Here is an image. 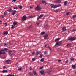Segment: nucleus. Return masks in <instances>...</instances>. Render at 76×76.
Here are the masks:
<instances>
[{
	"mask_svg": "<svg viewBox=\"0 0 76 76\" xmlns=\"http://www.w3.org/2000/svg\"><path fill=\"white\" fill-rule=\"evenodd\" d=\"M59 6H61V5L58 4V5H54L53 4H52L51 5V8H56V7H59Z\"/></svg>",
	"mask_w": 76,
	"mask_h": 76,
	"instance_id": "obj_1",
	"label": "nucleus"
},
{
	"mask_svg": "<svg viewBox=\"0 0 76 76\" xmlns=\"http://www.w3.org/2000/svg\"><path fill=\"white\" fill-rule=\"evenodd\" d=\"M76 39V38L74 37H70L68 39V41H74Z\"/></svg>",
	"mask_w": 76,
	"mask_h": 76,
	"instance_id": "obj_2",
	"label": "nucleus"
},
{
	"mask_svg": "<svg viewBox=\"0 0 76 76\" xmlns=\"http://www.w3.org/2000/svg\"><path fill=\"white\" fill-rule=\"evenodd\" d=\"M35 9L36 10H41V8L39 7V5H37Z\"/></svg>",
	"mask_w": 76,
	"mask_h": 76,
	"instance_id": "obj_3",
	"label": "nucleus"
},
{
	"mask_svg": "<svg viewBox=\"0 0 76 76\" xmlns=\"http://www.w3.org/2000/svg\"><path fill=\"white\" fill-rule=\"evenodd\" d=\"M27 19V17L26 15H24L22 18V20L23 21H24L26 20Z\"/></svg>",
	"mask_w": 76,
	"mask_h": 76,
	"instance_id": "obj_4",
	"label": "nucleus"
},
{
	"mask_svg": "<svg viewBox=\"0 0 76 76\" xmlns=\"http://www.w3.org/2000/svg\"><path fill=\"white\" fill-rule=\"evenodd\" d=\"M61 41L58 42L56 43V45H61Z\"/></svg>",
	"mask_w": 76,
	"mask_h": 76,
	"instance_id": "obj_5",
	"label": "nucleus"
},
{
	"mask_svg": "<svg viewBox=\"0 0 76 76\" xmlns=\"http://www.w3.org/2000/svg\"><path fill=\"white\" fill-rule=\"evenodd\" d=\"M1 54H6V53L5 52V51H4V49L1 51Z\"/></svg>",
	"mask_w": 76,
	"mask_h": 76,
	"instance_id": "obj_6",
	"label": "nucleus"
},
{
	"mask_svg": "<svg viewBox=\"0 0 76 76\" xmlns=\"http://www.w3.org/2000/svg\"><path fill=\"white\" fill-rule=\"evenodd\" d=\"M48 37V34H46L44 36V39H47V38Z\"/></svg>",
	"mask_w": 76,
	"mask_h": 76,
	"instance_id": "obj_7",
	"label": "nucleus"
},
{
	"mask_svg": "<svg viewBox=\"0 0 76 76\" xmlns=\"http://www.w3.org/2000/svg\"><path fill=\"white\" fill-rule=\"evenodd\" d=\"M8 34V31H4L2 33L3 35H7Z\"/></svg>",
	"mask_w": 76,
	"mask_h": 76,
	"instance_id": "obj_8",
	"label": "nucleus"
},
{
	"mask_svg": "<svg viewBox=\"0 0 76 76\" xmlns=\"http://www.w3.org/2000/svg\"><path fill=\"white\" fill-rule=\"evenodd\" d=\"M16 10H13L12 11V15H14V14H15V13H16Z\"/></svg>",
	"mask_w": 76,
	"mask_h": 76,
	"instance_id": "obj_9",
	"label": "nucleus"
},
{
	"mask_svg": "<svg viewBox=\"0 0 76 76\" xmlns=\"http://www.w3.org/2000/svg\"><path fill=\"white\" fill-rule=\"evenodd\" d=\"M8 54L10 55V56H12V51L11 50H9L8 51Z\"/></svg>",
	"mask_w": 76,
	"mask_h": 76,
	"instance_id": "obj_10",
	"label": "nucleus"
},
{
	"mask_svg": "<svg viewBox=\"0 0 76 76\" xmlns=\"http://www.w3.org/2000/svg\"><path fill=\"white\" fill-rule=\"evenodd\" d=\"M41 75H44V71L43 70H41L40 71Z\"/></svg>",
	"mask_w": 76,
	"mask_h": 76,
	"instance_id": "obj_11",
	"label": "nucleus"
},
{
	"mask_svg": "<svg viewBox=\"0 0 76 76\" xmlns=\"http://www.w3.org/2000/svg\"><path fill=\"white\" fill-rule=\"evenodd\" d=\"M10 61L9 60H7L6 61V62L7 64H9V63H10Z\"/></svg>",
	"mask_w": 76,
	"mask_h": 76,
	"instance_id": "obj_12",
	"label": "nucleus"
},
{
	"mask_svg": "<svg viewBox=\"0 0 76 76\" xmlns=\"http://www.w3.org/2000/svg\"><path fill=\"white\" fill-rule=\"evenodd\" d=\"M71 45V43L68 44L67 45H66V46L68 48H69V47H70Z\"/></svg>",
	"mask_w": 76,
	"mask_h": 76,
	"instance_id": "obj_13",
	"label": "nucleus"
},
{
	"mask_svg": "<svg viewBox=\"0 0 76 76\" xmlns=\"http://www.w3.org/2000/svg\"><path fill=\"white\" fill-rule=\"evenodd\" d=\"M66 27H64L62 28V31H63V32H64V31H66Z\"/></svg>",
	"mask_w": 76,
	"mask_h": 76,
	"instance_id": "obj_14",
	"label": "nucleus"
},
{
	"mask_svg": "<svg viewBox=\"0 0 76 76\" xmlns=\"http://www.w3.org/2000/svg\"><path fill=\"white\" fill-rule=\"evenodd\" d=\"M8 12H9V13H10L12 11V10L11 8L9 10H7Z\"/></svg>",
	"mask_w": 76,
	"mask_h": 76,
	"instance_id": "obj_15",
	"label": "nucleus"
},
{
	"mask_svg": "<svg viewBox=\"0 0 76 76\" xmlns=\"http://www.w3.org/2000/svg\"><path fill=\"white\" fill-rule=\"evenodd\" d=\"M7 71L6 70H4L2 71V73H7Z\"/></svg>",
	"mask_w": 76,
	"mask_h": 76,
	"instance_id": "obj_16",
	"label": "nucleus"
},
{
	"mask_svg": "<svg viewBox=\"0 0 76 76\" xmlns=\"http://www.w3.org/2000/svg\"><path fill=\"white\" fill-rule=\"evenodd\" d=\"M37 55H38V54H41V52H37L36 53Z\"/></svg>",
	"mask_w": 76,
	"mask_h": 76,
	"instance_id": "obj_17",
	"label": "nucleus"
},
{
	"mask_svg": "<svg viewBox=\"0 0 76 76\" xmlns=\"http://www.w3.org/2000/svg\"><path fill=\"white\" fill-rule=\"evenodd\" d=\"M56 3H61V0H57L56 1Z\"/></svg>",
	"mask_w": 76,
	"mask_h": 76,
	"instance_id": "obj_18",
	"label": "nucleus"
},
{
	"mask_svg": "<svg viewBox=\"0 0 76 76\" xmlns=\"http://www.w3.org/2000/svg\"><path fill=\"white\" fill-rule=\"evenodd\" d=\"M42 2L43 3H45V4H47V3H46V1L45 0H43L42 1Z\"/></svg>",
	"mask_w": 76,
	"mask_h": 76,
	"instance_id": "obj_19",
	"label": "nucleus"
},
{
	"mask_svg": "<svg viewBox=\"0 0 76 76\" xmlns=\"http://www.w3.org/2000/svg\"><path fill=\"white\" fill-rule=\"evenodd\" d=\"M3 50L4 51H7V50H8V49L6 48H4L3 49Z\"/></svg>",
	"mask_w": 76,
	"mask_h": 76,
	"instance_id": "obj_20",
	"label": "nucleus"
},
{
	"mask_svg": "<svg viewBox=\"0 0 76 76\" xmlns=\"http://www.w3.org/2000/svg\"><path fill=\"white\" fill-rule=\"evenodd\" d=\"M58 40H60V38H57L55 39V41H58Z\"/></svg>",
	"mask_w": 76,
	"mask_h": 76,
	"instance_id": "obj_21",
	"label": "nucleus"
},
{
	"mask_svg": "<svg viewBox=\"0 0 76 76\" xmlns=\"http://www.w3.org/2000/svg\"><path fill=\"white\" fill-rule=\"evenodd\" d=\"M67 3V1H65L64 2V4L65 6H66V4Z\"/></svg>",
	"mask_w": 76,
	"mask_h": 76,
	"instance_id": "obj_22",
	"label": "nucleus"
},
{
	"mask_svg": "<svg viewBox=\"0 0 76 76\" xmlns=\"http://www.w3.org/2000/svg\"><path fill=\"white\" fill-rule=\"evenodd\" d=\"M13 24L14 25V26H15V25H17V22H14Z\"/></svg>",
	"mask_w": 76,
	"mask_h": 76,
	"instance_id": "obj_23",
	"label": "nucleus"
},
{
	"mask_svg": "<svg viewBox=\"0 0 76 76\" xmlns=\"http://www.w3.org/2000/svg\"><path fill=\"white\" fill-rule=\"evenodd\" d=\"M40 61L42 62H43V61H44V58H42L40 60Z\"/></svg>",
	"mask_w": 76,
	"mask_h": 76,
	"instance_id": "obj_24",
	"label": "nucleus"
},
{
	"mask_svg": "<svg viewBox=\"0 0 76 76\" xmlns=\"http://www.w3.org/2000/svg\"><path fill=\"white\" fill-rule=\"evenodd\" d=\"M12 74H8L7 75V76H14Z\"/></svg>",
	"mask_w": 76,
	"mask_h": 76,
	"instance_id": "obj_25",
	"label": "nucleus"
},
{
	"mask_svg": "<svg viewBox=\"0 0 76 76\" xmlns=\"http://www.w3.org/2000/svg\"><path fill=\"white\" fill-rule=\"evenodd\" d=\"M72 67L73 68V69H75V68L76 66H75V65H74L72 66Z\"/></svg>",
	"mask_w": 76,
	"mask_h": 76,
	"instance_id": "obj_26",
	"label": "nucleus"
},
{
	"mask_svg": "<svg viewBox=\"0 0 76 76\" xmlns=\"http://www.w3.org/2000/svg\"><path fill=\"white\" fill-rule=\"evenodd\" d=\"M32 26L31 25H30L28 27H27V28H28V29H29V28H31V27Z\"/></svg>",
	"mask_w": 76,
	"mask_h": 76,
	"instance_id": "obj_27",
	"label": "nucleus"
},
{
	"mask_svg": "<svg viewBox=\"0 0 76 76\" xmlns=\"http://www.w3.org/2000/svg\"><path fill=\"white\" fill-rule=\"evenodd\" d=\"M41 17H40V16H39V17H37V20H38L39 19H41Z\"/></svg>",
	"mask_w": 76,
	"mask_h": 76,
	"instance_id": "obj_28",
	"label": "nucleus"
},
{
	"mask_svg": "<svg viewBox=\"0 0 76 76\" xmlns=\"http://www.w3.org/2000/svg\"><path fill=\"white\" fill-rule=\"evenodd\" d=\"M11 28H15V25H12V27H11Z\"/></svg>",
	"mask_w": 76,
	"mask_h": 76,
	"instance_id": "obj_29",
	"label": "nucleus"
},
{
	"mask_svg": "<svg viewBox=\"0 0 76 76\" xmlns=\"http://www.w3.org/2000/svg\"><path fill=\"white\" fill-rule=\"evenodd\" d=\"M23 68L22 67H20L19 68V71H21L22 70Z\"/></svg>",
	"mask_w": 76,
	"mask_h": 76,
	"instance_id": "obj_30",
	"label": "nucleus"
},
{
	"mask_svg": "<svg viewBox=\"0 0 76 76\" xmlns=\"http://www.w3.org/2000/svg\"><path fill=\"white\" fill-rule=\"evenodd\" d=\"M34 74V75H37V73H36V72L35 71L33 72Z\"/></svg>",
	"mask_w": 76,
	"mask_h": 76,
	"instance_id": "obj_31",
	"label": "nucleus"
},
{
	"mask_svg": "<svg viewBox=\"0 0 76 76\" xmlns=\"http://www.w3.org/2000/svg\"><path fill=\"white\" fill-rule=\"evenodd\" d=\"M4 46H7V44H6V43H5L3 44Z\"/></svg>",
	"mask_w": 76,
	"mask_h": 76,
	"instance_id": "obj_32",
	"label": "nucleus"
},
{
	"mask_svg": "<svg viewBox=\"0 0 76 76\" xmlns=\"http://www.w3.org/2000/svg\"><path fill=\"white\" fill-rule=\"evenodd\" d=\"M70 12H67L66 13V15H69V14H70Z\"/></svg>",
	"mask_w": 76,
	"mask_h": 76,
	"instance_id": "obj_33",
	"label": "nucleus"
},
{
	"mask_svg": "<svg viewBox=\"0 0 76 76\" xmlns=\"http://www.w3.org/2000/svg\"><path fill=\"white\" fill-rule=\"evenodd\" d=\"M41 34H42V35H44V34H45V32L43 31V32H42L41 33Z\"/></svg>",
	"mask_w": 76,
	"mask_h": 76,
	"instance_id": "obj_34",
	"label": "nucleus"
},
{
	"mask_svg": "<svg viewBox=\"0 0 76 76\" xmlns=\"http://www.w3.org/2000/svg\"><path fill=\"white\" fill-rule=\"evenodd\" d=\"M48 48L49 49V50H50V51H51V50H51V47H50L48 46Z\"/></svg>",
	"mask_w": 76,
	"mask_h": 76,
	"instance_id": "obj_35",
	"label": "nucleus"
},
{
	"mask_svg": "<svg viewBox=\"0 0 76 76\" xmlns=\"http://www.w3.org/2000/svg\"><path fill=\"white\" fill-rule=\"evenodd\" d=\"M7 13V12H6V11L4 12V16H6V15Z\"/></svg>",
	"mask_w": 76,
	"mask_h": 76,
	"instance_id": "obj_36",
	"label": "nucleus"
},
{
	"mask_svg": "<svg viewBox=\"0 0 76 76\" xmlns=\"http://www.w3.org/2000/svg\"><path fill=\"white\" fill-rule=\"evenodd\" d=\"M42 56H43V55L42 54H41L40 56L39 57H40V58H42Z\"/></svg>",
	"mask_w": 76,
	"mask_h": 76,
	"instance_id": "obj_37",
	"label": "nucleus"
},
{
	"mask_svg": "<svg viewBox=\"0 0 76 76\" xmlns=\"http://www.w3.org/2000/svg\"><path fill=\"white\" fill-rule=\"evenodd\" d=\"M44 16V14H41L40 15V16L41 17V18H42Z\"/></svg>",
	"mask_w": 76,
	"mask_h": 76,
	"instance_id": "obj_38",
	"label": "nucleus"
},
{
	"mask_svg": "<svg viewBox=\"0 0 76 76\" xmlns=\"http://www.w3.org/2000/svg\"><path fill=\"white\" fill-rule=\"evenodd\" d=\"M70 59V60H72V61H73V60H74V59H73V58H71Z\"/></svg>",
	"mask_w": 76,
	"mask_h": 76,
	"instance_id": "obj_39",
	"label": "nucleus"
},
{
	"mask_svg": "<svg viewBox=\"0 0 76 76\" xmlns=\"http://www.w3.org/2000/svg\"><path fill=\"white\" fill-rule=\"evenodd\" d=\"M43 68V66H42L39 68V69H40V70H41V69H42Z\"/></svg>",
	"mask_w": 76,
	"mask_h": 76,
	"instance_id": "obj_40",
	"label": "nucleus"
},
{
	"mask_svg": "<svg viewBox=\"0 0 76 76\" xmlns=\"http://www.w3.org/2000/svg\"><path fill=\"white\" fill-rule=\"evenodd\" d=\"M69 61V60H67L66 61L65 63H68V61Z\"/></svg>",
	"mask_w": 76,
	"mask_h": 76,
	"instance_id": "obj_41",
	"label": "nucleus"
},
{
	"mask_svg": "<svg viewBox=\"0 0 76 76\" xmlns=\"http://www.w3.org/2000/svg\"><path fill=\"white\" fill-rule=\"evenodd\" d=\"M32 60L33 61H35V58H32Z\"/></svg>",
	"mask_w": 76,
	"mask_h": 76,
	"instance_id": "obj_42",
	"label": "nucleus"
},
{
	"mask_svg": "<svg viewBox=\"0 0 76 76\" xmlns=\"http://www.w3.org/2000/svg\"><path fill=\"white\" fill-rule=\"evenodd\" d=\"M16 0H13L12 1V2H16Z\"/></svg>",
	"mask_w": 76,
	"mask_h": 76,
	"instance_id": "obj_43",
	"label": "nucleus"
},
{
	"mask_svg": "<svg viewBox=\"0 0 76 76\" xmlns=\"http://www.w3.org/2000/svg\"><path fill=\"white\" fill-rule=\"evenodd\" d=\"M75 31H76V30L75 29H73L72 31V32H75Z\"/></svg>",
	"mask_w": 76,
	"mask_h": 76,
	"instance_id": "obj_44",
	"label": "nucleus"
},
{
	"mask_svg": "<svg viewBox=\"0 0 76 76\" xmlns=\"http://www.w3.org/2000/svg\"><path fill=\"white\" fill-rule=\"evenodd\" d=\"M4 24H5L4 25L5 26H7V23H4Z\"/></svg>",
	"mask_w": 76,
	"mask_h": 76,
	"instance_id": "obj_45",
	"label": "nucleus"
},
{
	"mask_svg": "<svg viewBox=\"0 0 76 76\" xmlns=\"http://www.w3.org/2000/svg\"><path fill=\"white\" fill-rule=\"evenodd\" d=\"M29 74H30V76H31V75H32V73H31V72H30Z\"/></svg>",
	"mask_w": 76,
	"mask_h": 76,
	"instance_id": "obj_46",
	"label": "nucleus"
},
{
	"mask_svg": "<svg viewBox=\"0 0 76 76\" xmlns=\"http://www.w3.org/2000/svg\"><path fill=\"white\" fill-rule=\"evenodd\" d=\"M19 7L20 9H22V6H20Z\"/></svg>",
	"mask_w": 76,
	"mask_h": 76,
	"instance_id": "obj_47",
	"label": "nucleus"
},
{
	"mask_svg": "<svg viewBox=\"0 0 76 76\" xmlns=\"http://www.w3.org/2000/svg\"><path fill=\"white\" fill-rule=\"evenodd\" d=\"M3 69H6V67L5 66H4L3 67Z\"/></svg>",
	"mask_w": 76,
	"mask_h": 76,
	"instance_id": "obj_48",
	"label": "nucleus"
},
{
	"mask_svg": "<svg viewBox=\"0 0 76 76\" xmlns=\"http://www.w3.org/2000/svg\"><path fill=\"white\" fill-rule=\"evenodd\" d=\"M47 54V51H45L44 53V54Z\"/></svg>",
	"mask_w": 76,
	"mask_h": 76,
	"instance_id": "obj_49",
	"label": "nucleus"
},
{
	"mask_svg": "<svg viewBox=\"0 0 76 76\" xmlns=\"http://www.w3.org/2000/svg\"><path fill=\"white\" fill-rule=\"evenodd\" d=\"M33 18V17H32V16H30L29 17V19H30V18Z\"/></svg>",
	"mask_w": 76,
	"mask_h": 76,
	"instance_id": "obj_50",
	"label": "nucleus"
},
{
	"mask_svg": "<svg viewBox=\"0 0 76 76\" xmlns=\"http://www.w3.org/2000/svg\"><path fill=\"white\" fill-rule=\"evenodd\" d=\"M32 53V54H33V55H34V54H35V52H33Z\"/></svg>",
	"mask_w": 76,
	"mask_h": 76,
	"instance_id": "obj_51",
	"label": "nucleus"
},
{
	"mask_svg": "<svg viewBox=\"0 0 76 76\" xmlns=\"http://www.w3.org/2000/svg\"><path fill=\"white\" fill-rule=\"evenodd\" d=\"M13 9H17V7H14Z\"/></svg>",
	"mask_w": 76,
	"mask_h": 76,
	"instance_id": "obj_52",
	"label": "nucleus"
},
{
	"mask_svg": "<svg viewBox=\"0 0 76 76\" xmlns=\"http://www.w3.org/2000/svg\"><path fill=\"white\" fill-rule=\"evenodd\" d=\"M56 12H58V10H57Z\"/></svg>",
	"mask_w": 76,
	"mask_h": 76,
	"instance_id": "obj_53",
	"label": "nucleus"
},
{
	"mask_svg": "<svg viewBox=\"0 0 76 76\" xmlns=\"http://www.w3.org/2000/svg\"><path fill=\"white\" fill-rule=\"evenodd\" d=\"M30 70H31L32 69V68H31V67H30Z\"/></svg>",
	"mask_w": 76,
	"mask_h": 76,
	"instance_id": "obj_54",
	"label": "nucleus"
},
{
	"mask_svg": "<svg viewBox=\"0 0 76 76\" xmlns=\"http://www.w3.org/2000/svg\"><path fill=\"white\" fill-rule=\"evenodd\" d=\"M61 61V60H58V62H60V61Z\"/></svg>",
	"mask_w": 76,
	"mask_h": 76,
	"instance_id": "obj_55",
	"label": "nucleus"
},
{
	"mask_svg": "<svg viewBox=\"0 0 76 76\" xmlns=\"http://www.w3.org/2000/svg\"><path fill=\"white\" fill-rule=\"evenodd\" d=\"M37 25H38L39 24V23H37Z\"/></svg>",
	"mask_w": 76,
	"mask_h": 76,
	"instance_id": "obj_56",
	"label": "nucleus"
},
{
	"mask_svg": "<svg viewBox=\"0 0 76 76\" xmlns=\"http://www.w3.org/2000/svg\"><path fill=\"white\" fill-rule=\"evenodd\" d=\"M0 22H1V23H2V22H3L2 21L0 20Z\"/></svg>",
	"mask_w": 76,
	"mask_h": 76,
	"instance_id": "obj_57",
	"label": "nucleus"
},
{
	"mask_svg": "<svg viewBox=\"0 0 76 76\" xmlns=\"http://www.w3.org/2000/svg\"><path fill=\"white\" fill-rule=\"evenodd\" d=\"M47 47V45H45V47Z\"/></svg>",
	"mask_w": 76,
	"mask_h": 76,
	"instance_id": "obj_58",
	"label": "nucleus"
},
{
	"mask_svg": "<svg viewBox=\"0 0 76 76\" xmlns=\"http://www.w3.org/2000/svg\"><path fill=\"white\" fill-rule=\"evenodd\" d=\"M30 9H32V7H30Z\"/></svg>",
	"mask_w": 76,
	"mask_h": 76,
	"instance_id": "obj_59",
	"label": "nucleus"
},
{
	"mask_svg": "<svg viewBox=\"0 0 76 76\" xmlns=\"http://www.w3.org/2000/svg\"><path fill=\"white\" fill-rule=\"evenodd\" d=\"M0 54H1V51L0 50Z\"/></svg>",
	"mask_w": 76,
	"mask_h": 76,
	"instance_id": "obj_60",
	"label": "nucleus"
},
{
	"mask_svg": "<svg viewBox=\"0 0 76 76\" xmlns=\"http://www.w3.org/2000/svg\"><path fill=\"white\" fill-rule=\"evenodd\" d=\"M18 70H19V68H18Z\"/></svg>",
	"mask_w": 76,
	"mask_h": 76,
	"instance_id": "obj_61",
	"label": "nucleus"
},
{
	"mask_svg": "<svg viewBox=\"0 0 76 76\" xmlns=\"http://www.w3.org/2000/svg\"><path fill=\"white\" fill-rule=\"evenodd\" d=\"M18 7H19V6H18Z\"/></svg>",
	"mask_w": 76,
	"mask_h": 76,
	"instance_id": "obj_62",
	"label": "nucleus"
},
{
	"mask_svg": "<svg viewBox=\"0 0 76 76\" xmlns=\"http://www.w3.org/2000/svg\"><path fill=\"white\" fill-rule=\"evenodd\" d=\"M48 73H50V72H48Z\"/></svg>",
	"mask_w": 76,
	"mask_h": 76,
	"instance_id": "obj_63",
	"label": "nucleus"
},
{
	"mask_svg": "<svg viewBox=\"0 0 76 76\" xmlns=\"http://www.w3.org/2000/svg\"><path fill=\"white\" fill-rule=\"evenodd\" d=\"M2 17H3V16H2Z\"/></svg>",
	"mask_w": 76,
	"mask_h": 76,
	"instance_id": "obj_64",
	"label": "nucleus"
}]
</instances>
